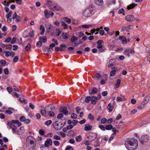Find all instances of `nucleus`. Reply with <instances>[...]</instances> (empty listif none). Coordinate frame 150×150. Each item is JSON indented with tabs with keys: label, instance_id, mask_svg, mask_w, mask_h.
Here are the masks:
<instances>
[{
	"label": "nucleus",
	"instance_id": "36",
	"mask_svg": "<svg viewBox=\"0 0 150 150\" xmlns=\"http://www.w3.org/2000/svg\"><path fill=\"white\" fill-rule=\"evenodd\" d=\"M91 26V25L84 24L82 25L81 26H79L80 28L83 27L85 28H88Z\"/></svg>",
	"mask_w": 150,
	"mask_h": 150
},
{
	"label": "nucleus",
	"instance_id": "9",
	"mask_svg": "<svg viewBox=\"0 0 150 150\" xmlns=\"http://www.w3.org/2000/svg\"><path fill=\"white\" fill-rule=\"evenodd\" d=\"M52 140L50 139H47L45 142L44 145L45 147H48L49 145H52Z\"/></svg>",
	"mask_w": 150,
	"mask_h": 150
},
{
	"label": "nucleus",
	"instance_id": "60",
	"mask_svg": "<svg viewBox=\"0 0 150 150\" xmlns=\"http://www.w3.org/2000/svg\"><path fill=\"white\" fill-rule=\"evenodd\" d=\"M42 45V43L40 41L38 42L36 44V46L37 47H40Z\"/></svg>",
	"mask_w": 150,
	"mask_h": 150
},
{
	"label": "nucleus",
	"instance_id": "33",
	"mask_svg": "<svg viewBox=\"0 0 150 150\" xmlns=\"http://www.w3.org/2000/svg\"><path fill=\"white\" fill-rule=\"evenodd\" d=\"M62 35L64 39H67L68 38V35L67 33L63 32L62 33Z\"/></svg>",
	"mask_w": 150,
	"mask_h": 150
},
{
	"label": "nucleus",
	"instance_id": "26",
	"mask_svg": "<svg viewBox=\"0 0 150 150\" xmlns=\"http://www.w3.org/2000/svg\"><path fill=\"white\" fill-rule=\"evenodd\" d=\"M146 104L145 103H144L142 102L141 104V105L139 106H138L137 107V108L138 109H142L144 108H145L146 105Z\"/></svg>",
	"mask_w": 150,
	"mask_h": 150
},
{
	"label": "nucleus",
	"instance_id": "7",
	"mask_svg": "<svg viewBox=\"0 0 150 150\" xmlns=\"http://www.w3.org/2000/svg\"><path fill=\"white\" fill-rule=\"evenodd\" d=\"M34 138L31 136H28L26 139V142L27 144L34 143Z\"/></svg>",
	"mask_w": 150,
	"mask_h": 150
},
{
	"label": "nucleus",
	"instance_id": "25",
	"mask_svg": "<svg viewBox=\"0 0 150 150\" xmlns=\"http://www.w3.org/2000/svg\"><path fill=\"white\" fill-rule=\"evenodd\" d=\"M44 15L46 18H48L50 16V13L48 12L47 10H45L44 11Z\"/></svg>",
	"mask_w": 150,
	"mask_h": 150
},
{
	"label": "nucleus",
	"instance_id": "54",
	"mask_svg": "<svg viewBox=\"0 0 150 150\" xmlns=\"http://www.w3.org/2000/svg\"><path fill=\"white\" fill-rule=\"evenodd\" d=\"M6 54V57H8L11 54V52L9 51H5L4 52Z\"/></svg>",
	"mask_w": 150,
	"mask_h": 150
},
{
	"label": "nucleus",
	"instance_id": "12",
	"mask_svg": "<svg viewBox=\"0 0 150 150\" xmlns=\"http://www.w3.org/2000/svg\"><path fill=\"white\" fill-rule=\"evenodd\" d=\"M54 126V128L56 130H59L62 129L60 124L58 123L57 122H55Z\"/></svg>",
	"mask_w": 150,
	"mask_h": 150
},
{
	"label": "nucleus",
	"instance_id": "52",
	"mask_svg": "<svg viewBox=\"0 0 150 150\" xmlns=\"http://www.w3.org/2000/svg\"><path fill=\"white\" fill-rule=\"evenodd\" d=\"M77 116L76 114L74 113H73L71 115V117L74 119H75L77 118Z\"/></svg>",
	"mask_w": 150,
	"mask_h": 150
},
{
	"label": "nucleus",
	"instance_id": "55",
	"mask_svg": "<svg viewBox=\"0 0 150 150\" xmlns=\"http://www.w3.org/2000/svg\"><path fill=\"white\" fill-rule=\"evenodd\" d=\"M48 115L50 116L53 117V116H54V113L52 111H50L49 112H48Z\"/></svg>",
	"mask_w": 150,
	"mask_h": 150
},
{
	"label": "nucleus",
	"instance_id": "1",
	"mask_svg": "<svg viewBox=\"0 0 150 150\" xmlns=\"http://www.w3.org/2000/svg\"><path fill=\"white\" fill-rule=\"evenodd\" d=\"M138 145V141L135 139L127 141L125 143V147L129 150H134Z\"/></svg>",
	"mask_w": 150,
	"mask_h": 150
},
{
	"label": "nucleus",
	"instance_id": "41",
	"mask_svg": "<svg viewBox=\"0 0 150 150\" xmlns=\"http://www.w3.org/2000/svg\"><path fill=\"white\" fill-rule=\"evenodd\" d=\"M88 118L92 120H93L94 119V116L92 115L91 114H89Z\"/></svg>",
	"mask_w": 150,
	"mask_h": 150
},
{
	"label": "nucleus",
	"instance_id": "51",
	"mask_svg": "<svg viewBox=\"0 0 150 150\" xmlns=\"http://www.w3.org/2000/svg\"><path fill=\"white\" fill-rule=\"evenodd\" d=\"M54 144L56 146H58L60 145V143L59 142L57 141H53Z\"/></svg>",
	"mask_w": 150,
	"mask_h": 150
},
{
	"label": "nucleus",
	"instance_id": "23",
	"mask_svg": "<svg viewBox=\"0 0 150 150\" xmlns=\"http://www.w3.org/2000/svg\"><path fill=\"white\" fill-rule=\"evenodd\" d=\"M97 89L96 87H94L93 88L92 91L91 92H89V94H94L96 93H97Z\"/></svg>",
	"mask_w": 150,
	"mask_h": 150
},
{
	"label": "nucleus",
	"instance_id": "57",
	"mask_svg": "<svg viewBox=\"0 0 150 150\" xmlns=\"http://www.w3.org/2000/svg\"><path fill=\"white\" fill-rule=\"evenodd\" d=\"M25 118V117L24 116H21L20 118V120L21 122H24Z\"/></svg>",
	"mask_w": 150,
	"mask_h": 150
},
{
	"label": "nucleus",
	"instance_id": "3",
	"mask_svg": "<svg viewBox=\"0 0 150 150\" xmlns=\"http://www.w3.org/2000/svg\"><path fill=\"white\" fill-rule=\"evenodd\" d=\"M149 139V137L147 135H143L140 139L141 143L144 144L148 141Z\"/></svg>",
	"mask_w": 150,
	"mask_h": 150
},
{
	"label": "nucleus",
	"instance_id": "20",
	"mask_svg": "<svg viewBox=\"0 0 150 150\" xmlns=\"http://www.w3.org/2000/svg\"><path fill=\"white\" fill-rule=\"evenodd\" d=\"M60 46L61 48L59 47V51L61 52L64 51L67 47L66 45L64 44H61Z\"/></svg>",
	"mask_w": 150,
	"mask_h": 150
},
{
	"label": "nucleus",
	"instance_id": "64",
	"mask_svg": "<svg viewBox=\"0 0 150 150\" xmlns=\"http://www.w3.org/2000/svg\"><path fill=\"white\" fill-rule=\"evenodd\" d=\"M18 59V57L17 56H15L13 59V61L14 62H16Z\"/></svg>",
	"mask_w": 150,
	"mask_h": 150
},
{
	"label": "nucleus",
	"instance_id": "63",
	"mask_svg": "<svg viewBox=\"0 0 150 150\" xmlns=\"http://www.w3.org/2000/svg\"><path fill=\"white\" fill-rule=\"evenodd\" d=\"M54 139H57L58 140H60L61 139V138L60 137L57 136V135H54Z\"/></svg>",
	"mask_w": 150,
	"mask_h": 150
},
{
	"label": "nucleus",
	"instance_id": "8",
	"mask_svg": "<svg viewBox=\"0 0 150 150\" xmlns=\"http://www.w3.org/2000/svg\"><path fill=\"white\" fill-rule=\"evenodd\" d=\"M27 148L29 150H34L35 146V143L31 144H29L27 145Z\"/></svg>",
	"mask_w": 150,
	"mask_h": 150
},
{
	"label": "nucleus",
	"instance_id": "62",
	"mask_svg": "<svg viewBox=\"0 0 150 150\" xmlns=\"http://www.w3.org/2000/svg\"><path fill=\"white\" fill-rule=\"evenodd\" d=\"M76 112L77 113H79V111L81 110V108L80 107L78 106L76 107Z\"/></svg>",
	"mask_w": 150,
	"mask_h": 150
},
{
	"label": "nucleus",
	"instance_id": "43",
	"mask_svg": "<svg viewBox=\"0 0 150 150\" xmlns=\"http://www.w3.org/2000/svg\"><path fill=\"white\" fill-rule=\"evenodd\" d=\"M77 40V37L74 36H73L71 38V41L72 42H74Z\"/></svg>",
	"mask_w": 150,
	"mask_h": 150
},
{
	"label": "nucleus",
	"instance_id": "2",
	"mask_svg": "<svg viewBox=\"0 0 150 150\" xmlns=\"http://www.w3.org/2000/svg\"><path fill=\"white\" fill-rule=\"evenodd\" d=\"M125 20L127 21L132 22L134 21V20L138 21V19H136L132 15H129L126 16L125 18Z\"/></svg>",
	"mask_w": 150,
	"mask_h": 150
},
{
	"label": "nucleus",
	"instance_id": "42",
	"mask_svg": "<svg viewBox=\"0 0 150 150\" xmlns=\"http://www.w3.org/2000/svg\"><path fill=\"white\" fill-rule=\"evenodd\" d=\"M52 123V121L50 120H48L46 121L45 123V125H47V126H49L50 124Z\"/></svg>",
	"mask_w": 150,
	"mask_h": 150
},
{
	"label": "nucleus",
	"instance_id": "32",
	"mask_svg": "<svg viewBox=\"0 0 150 150\" xmlns=\"http://www.w3.org/2000/svg\"><path fill=\"white\" fill-rule=\"evenodd\" d=\"M41 107L43 108V109H42L40 111V113H41L42 115L43 116L45 115L46 113V111L45 110V109H44V108L42 106Z\"/></svg>",
	"mask_w": 150,
	"mask_h": 150
},
{
	"label": "nucleus",
	"instance_id": "35",
	"mask_svg": "<svg viewBox=\"0 0 150 150\" xmlns=\"http://www.w3.org/2000/svg\"><path fill=\"white\" fill-rule=\"evenodd\" d=\"M112 126L111 125H108L105 126V129L107 130H110L112 129Z\"/></svg>",
	"mask_w": 150,
	"mask_h": 150
},
{
	"label": "nucleus",
	"instance_id": "50",
	"mask_svg": "<svg viewBox=\"0 0 150 150\" xmlns=\"http://www.w3.org/2000/svg\"><path fill=\"white\" fill-rule=\"evenodd\" d=\"M99 128L103 131H105V127L103 125H100L99 126Z\"/></svg>",
	"mask_w": 150,
	"mask_h": 150
},
{
	"label": "nucleus",
	"instance_id": "27",
	"mask_svg": "<svg viewBox=\"0 0 150 150\" xmlns=\"http://www.w3.org/2000/svg\"><path fill=\"white\" fill-rule=\"evenodd\" d=\"M103 45L101 44H98L97 46V48L98 49L100 52H102L104 50L102 48Z\"/></svg>",
	"mask_w": 150,
	"mask_h": 150
},
{
	"label": "nucleus",
	"instance_id": "19",
	"mask_svg": "<svg viewBox=\"0 0 150 150\" xmlns=\"http://www.w3.org/2000/svg\"><path fill=\"white\" fill-rule=\"evenodd\" d=\"M61 112H62L65 115H67L68 114V111L67 110V108L66 107H64L62 110L60 111Z\"/></svg>",
	"mask_w": 150,
	"mask_h": 150
},
{
	"label": "nucleus",
	"instance_id": "14",
	"mask_svg": "<svg viewBox=\"0 0 150 150\" xmlns=\"http://www.w3.org/2000/svg\"><path fill=\"white\" fill-rule=\"evenodd\" d=\"M92 126L90 125L89 124H87L85 125L84 129L86 131H91L92 130Z\"/></svg>",
	"mask_w": 150,
	"mask_h": 150
},
{
	"label": "nucleus",
	"instance_id": "53",
	"mask_svg": "<svg viewBox=\"0 0 150 150\" xmlns=\"http://www.w3.org/2000/svg\"><path fill=\"white\" fill-rule=\"evenodd\" d=\"M11 48L12 45H8L6 46V49L7 50H11Z\"/></svg>",
	"mask_w": 150,
	"mask_h": 150
},
{
	"label": "nucleus",
	"instance_id": "31",
	"mask_svg": "<svg viewBox=\"0 0 150 150\" xmlns=\"http://www.w3.org/2000/svg\"><path fill=\"white\" fill-rule=\"evenodd\" d=\"M60 23L62 24V25L63 26V28L64 29H65L67 28V25L63 21H61Z\"/></svg>",
	"mask_w": 150,
	"mask_h": 150
},
{
	"label": "nucleus",
	"instance_id": "29",
	"mask_svg": "<svg viewBox=\"0 0 150 150\" xmlns=\"http://www.w3.org/2000/svg\"><path fill=\"white\" fill-rule=\"evenodd\" d=\"M39 40L40 41H42L43 42H45L47 41V38L46 37H40L39 38Z\"/></svg>",
	"mask_w": 150,
	"mask_h": 150
},
{
	"label": "nucleus",
	"instance_id": "61",
	"mask_svg": "<svg viewBox=\"0 0 150 150\" xmlns=\"http://www.w3.org/2000/svg\"><path fill=\"white\" fill-rule=\"evenodd\" d=\"M84 35L83 32L81 31L79 33L78 35L80 37H81L83 36Z\"/></svg>",
	"mask_w": 150,
	"mask_h": 150
},
{
	"label": "nucleus",
	"instance_id": "16",
	"mask_svg": "<svg viewBox=\"0 0 150 150\" xmlns=\"http://www.w3.org/2000/svg\"><path fill=\"white\" fill-rule=\"evenodd\" d=\"M25 130L24 128L23 127H20L19 129L18 130V133L19 134H22L24 132Z\"/></svg>",
	"mask_w": 150,
	"mask_h": 150
},
{
	"label": "nucleus",
	"instance_id": "15",
	"mask_svg": "<svg viewBox=\"0 0 150 150\" xmlns=\"http://www.w3.org/2000/svg\"><path fill=\"white\" fill-rule=\"evenodd\" d=\"M61 9H62V8L59 5L57 4H56L52 8L53 11L56 10L58 11Z\"/></svg>",
	"mask_w": 150,
	"mask_h": 150
},
{
	"label": "nucleus",
	"instance_id": "37",
	"mask_svg": "<svg viewBox=\"0 0 150 150\" xmlns=\"http://www.w3.org/2000/svg\"><path fill=\"white\" fill-rule=\"evenodd\" d=\"M115 2L114 1H108L107 3V6L108 7H111V6L112 4H115Z\"/></svg>",
	"mask_w": 150,
	"mask_h": 150
},
{
	"label": "nucleus",
	"instance_id": "58",
	"mask_svg": "<svg viewBox=\"0 0 150 150\" xmlns=\"http://www.w3.org/2000/svg\"><path fill=\"white\" fill-rule=\"evenodd\" d=\"M107 120L105 118H103L101 120V122L102 123L104 124L107 121Z\"/></svg>",
	"mask_w": 150,
	"mask_h": 150
},
{
	"label": "nucleus",
	"instance_id": "11",
	"mask_svg": "<svg viewBox=\"0 0 150 150\" xmlns=\"http://www.w3.org/2000/svg\"><path fill=\"white\" fill-rule=\"evenodd\" d=\"M92 14H91L89 10L86 9L83 13V15L85 17H88L91 16Z\"/></svg>",
	"mask_w": 150,
	"mask_h": 150
},
{
	"label": "nucleus",
	"instance_id": "24",
	"mask_svg": "<svg viewBox=\"0 0 150 150\" xmlns=\"http://www.w3.org/2000/svg\"><path fill=\"white\" fill-rule=\"evenodd\" d=\"M40 29L41 31L40 33V34L41 35H43L45 32V27L42 25H41L40 26Z\"/></svg>",
	"mask_w": 150,
	"mask_h": 150
},
{
	"label": "nucleus",
	"instance_id": "6",
	"mask_svg": "<svg viewBox=\"0 0 150 150\" xmlns=\"http://www.w3.org/2000/svg\"><path fill=\"white\" fill-rule=\"evenodd\" d=\"M45 27L47 32L48 33L51 31L54 30V27L51 24H47L45 25Z\"/></svg>",
	"mask_w": 150,
	"mask_h": 150
},
{
	"label": "nucleus",
	"instance_id": "10",
	"mask_svg": "<svg viewBox=\"0 0 150 150\" xmlns=\"http://www.w3.org/2000/svg\"><path fill=\"white\" fill-rule=\"evenodd\" d=\"M97 137V134L95 133H91L89 137L90 139L91 140H93L95 139Z\"/></svg>",
	"mask_w": 150,
	"mask_h": 150
},
{
	"label": "nucleus",
	"instance_id": "38",
	"mask_svg": "<svg viewBox=\"0 0 150 150\" xmlns=\"http://www.w3.org/2000/svg\"><path fill=\"white\" fill-rule=\"evenodd\" d=\"M87 9L89 10L90 12L91 13V14L92 15L94 14L95 11H93V8L92 6L89 7L88 8V9Z\"/></svg>",
	"mask_w": 150,
	"mask_h": 150
},
{
	"label": "nucleus",
	"instance_id": "28",
	"mask_svg": "<svg viewBox=\"0 0 150 150\" xmlns=\"http://www.w3.org/2000/svg\"><path fill=\"white\" fill-rule=\"evenodd\" d=\"M119 39L122 41L124 43L125 42V41L126 40V38L123 36H120Z\"/></svg>",
	"mask_w": 150,
	"mask_h": 150
},
{
	"label": "nucleus",
	"instance_id": "17",
	"mask_svg": "<svg viewBox=\"0 0 150 150\" xmlns=\"http://www.w3.org/2000/svg\"><path fill=\"white\" fill-rule=\"evenodd\" d=\"M95 3L98 5H102L103 4V0H95Z\"/></svg>",
	"mask_w": 150,
	"mask_h": 150
},
{
	"label": "nucleus",
	"instance_id": "4",
	"mask_svg": "<svg viewBox=\"0 0 150 150\" xmlns=\"http://www.w3.org/2000/svg\"><path fill=\"white\" fill-rule=\"evenodd\" d=\"M7 125L10 127V128L12 129L13 133H15L16 132L17 127L15 124H13L12 122H8Z\"/></svg>",
	"mask_w": 150,
	"mask_h": 150
},
{
	"label": "nucleus",
	"instance_id": "5",
	"mask_svg": "<svg viewBox=\"0 0 150 150\" xmlns=\"http://www.w3.org/2000/svg\"><path fill=\"white\" fill-rule=\"evenodd\" d=\"M133 28L132 25H130L127 27L123 26L121 28V31L123 32L124 31H126L127 32H129L130 30L132 29Z\"/></svg>",
	"mask_w": 150,
	"mask_h": 150
},
{
	"label": "nucleus",
	"instance_id": "45",
	"mask_svg": "<svg viewBox=\"0 0 150 150\" xmlns=\"http://www.w3.org/2000/svg\"><path fill=\"white\" fill-rule=\"evenodd\" d=\"M31 47V45L30 44H28L27 46L25 47V50L27 51H28L30 49Z\"/></svg>",
	"mask_w": 150,
	"mask_h": 150
},
{
	"label": "nucleus",
	"instance_id": "56",
	"mask_svg": "<svg viewBox=\"0 0 150 150\" xmlns=\"http://www.w3.org/2000/svg\"><path fill=\"white\" fill-rule=\"evenodd\" d=\"M63 116V114L62 113H59L57 115V118L58 119H60L62 118Z\"/></svg>",
	"mask_w": 150,
	"mask_h": 150
},
{
	"label": "nucleus",
	"instance_id": "48",
	"mask_svg": "<svg viewBox=\"0 0 150 150\" xmlns=\"http://www.w3.org/2000/svg\"><path fill=\"white\" fill-rule=\"evenodd\" d=\"M95 75L96 77L98 79H99L101 76L100 74L98 72H95Z\"/></svg>",
	"mask_w": 150,
	"mask_h": 150
},
{
	"label": "nucleus",
	"instance_id": "22",
	"mask_svg": "<svg viewBox=\"0 0 150 150\" xmlns=\"http://www.w3.org/2000/svg\"><path fill=\"white\" fill-rule=\"evenodd\" d=\"M65 123H66V120L65 118H64V119L62 120V121H61L59 122L60 125H61L62 128L65 125Z\"/></svg>",
	"mask_w": 150,
	"mask_h": 150
},
{
	"label": "nucleus",
	"instance_id": "34",
	"mask_svg": "<svg viewBox=\"0 0 150 150\" xmlns=\"http://www.w3.org/2000/svg\"><path fill=\"white\" fill-rule=\"evenodd\" d=\"M75 139L77 142H79L81 141L82 138L81 135H79V136H76L75 137Z\"/></svg>",
	"mask_w": 150,
	"mask_h": 150
},
{
	"label": "nucleus",
	"instance_id": "40",
	"mask_svg": "<svg viewBox=\"0 0 150 150\" xmlns=\"http://www.w3.org/2000/svg\"><path fill=\"white\" fill-rule=\"evenodd\" d=\"M61 33V31L58 28H57L56 29V35L57 36H59Z\"/></svg>",
	"mask_w": 150,
	"mask_h": 150
},
{
	"label": "nucleus",
	"instance_id": "46",
	"mask_svg": "<svg viewBox=\"0 0 150 150\" xmlns=\"http://www.w3.org/2000/svg\"><path fill=\"white\" fill-rule=\"evenodd\" d=\"M45 109L47 112L52 111L51 109L50 108L49 105L45 107Z\"/></svg>",
	"mask_w": 150,
	"mask_h": 150
},
{
	"label": "nucleus",
	"instance_id": "13",
	"mask_svg": "<svg viewBox=\"0 0 150 150\" xmlns=\"http://www.w3.org/2000/svg\"><path fill=\"white\" fill-rule=\"evenodd\" d=\"M111 69L112 70L110 72V75L111 76H114L116 72V71L117 70V68L114 67L112 68Z\"/></svg>",
	"mask_w": 150,
	"mask_h": 150
},
{
	"label": "nucleus",
	"instance_id": "39",
	"mask_svg": "<svg viewBox=\"0 0 150 150\" xmlns=\"http://www.w3.org/2000/svg\"><path fill=\"white\" fill-rule=\"evenodd\" d=\"M91 98H92L89 96L87 97L85 99V102L87 103H89V101L91 100Z\"/></svg>",
	"mask_w": 150,
	"mask_h": 150
},
{
	"label": "nucleus",
	"instance_id": "21",
	"mask_svg": "<svg viewBox=\"0 0 150 150\" xmlns=\"http://www.w3.org/2000/svg\"><path fill=\"white\" fill-rule=\"evenodd\" d=\"M107 108V109L109 110V112H111L112 110L113 107L112 106V105L111 103H109L108 104Z\"/></svg>",
	"mask_w": 150,
	"mask_h": 150
},
{
	"label": "nucleus",
	"instance_id": "47",
	"mask_svg": "<svg viewBox=\"0 0 150 150\" xmlns=\"http://www.w3.org/2000/svg\"><path fill=\"white\" fill-rule=\"evenodd\" d=\"M120 82H121L120 80L119 79H118L117 81V83L115 85L116 87V88H118L119 87Z\"/></svg>",
	"mask_w": 150,
	"mask_h": 150
},
{
	"label": "nucleus",
	"instance_id": "44",
	"mask_svg": "<svg viewBox=\"0 0 150 150\" xmlns=\"http://www.w3.org/2000/svg\"><path fill=\"white\" fill-rule=\"evenodd\" d=\"M12 14V12L11 11H10L9 13H8L6 16V17L7 19H8L10 18V17L11 16Z\"/></svg>",
	"mask_w": 150,
	"mask_h": 150
},
{
	"label": "nucleus",
	"instance_id": "30",
	"mask_svg": "<svg viewBox=\"0 0 150 150\" xmlns=\"http://www.w3.org/2000/svg\"><path fill=\"white\" fill-rule=\"evenodd\" d=\"M63 19L64 21L65 22H67L69 24L71 22V19L67 17H64L63 18Z\"/></svg>",
	"mask_w": 150,
	"mask_h": 150
},
{
	"label": "nucleus",
	"instance_id": "59",
	"mask_svg": "<svg viewBox=\"0 0 150 150\" xmlns=\"http://www.w3.org/2000/svg\"><path fill=\"white\" fill-rule=\"evenodd\" d=\"M39 134L41 135H43L44 134V131L42 129H40L39 131Z\"/></svg>",
	"mask_w": 150,
	"mask_h": 150
},
{
	"label": "nucleus",
	"instance_id": "18",
	"mask_svg": "<svg viewBox=\"0 0 150 150\" xmlns=\"http://www.w3.org/2000/svg\"><path fill=\"white\" fill-rule=\"evenodd\" d=\"M136 5V4H135L134 3H133L128 5L127 6V8L128 10H130L134 8Z\"/></svg>",
	"mask_w": 150,
	"mask_h": 150
},
{
	"label": "nucleus",
	"instance_id": "49",
	"mask_svg": "<svg viewBox=\"0 0 150 150\" xmlns=\"http://www.w3.org/2000/svg\"><path fill=\"white\" fill-rule=\"evenodd\" d=\"M149 98L148 97H145L144 98V100L143 102L144 103H145L147 104L149 101Z\"/></svg>",
	"mask_w": 150,
	"mask_h": 150
}]
</instances>
